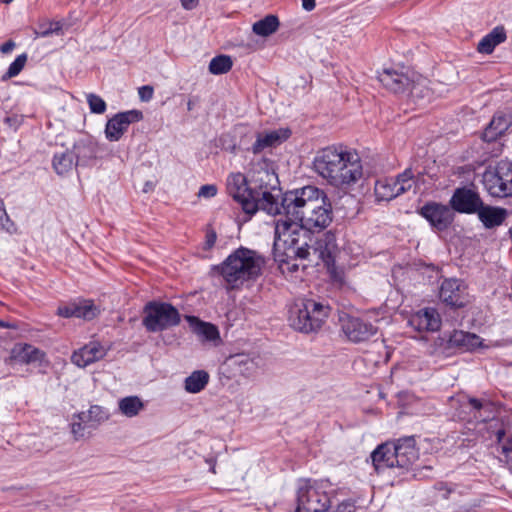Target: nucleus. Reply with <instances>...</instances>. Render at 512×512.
Wrapping results in <instances>:
<instances>
[{"label": "nucleus", "mask_w": 512, "mask_h": 512, "mask_svg": "<svg viewBox=\"0 0 512 512\" xmlns=\"http://www.w3.org/2000/svg\"><path fill=\"white\" fill-rule=\"evenodd\" d=\"M409 325L415 330L437 331L441 326V318L434 308H424L412 314L408 320Z\"/></svg>", "instance_id": "obj_19"}, {"label": "nucleus", "mask_w": 512, "mask_h": 512, "mask_svg": "<svg viewBox=\"0 0 512 512\" xmlns=\"http://www.w3.org/2000/svg\"><path fill=\"white\" fill-rule=\"evenodd\" d=\"M381 84L393 93H403L410 90L413 96H429V89L425 87L426 79L414 80L408 71L402 69L385 68L378 73Z\"/></svg>", "instance_id": "obj_7"}, {"label": "nucleus", "mask_w": 512, "mask_h": 512, "mask_svg": "<svg viewBox=\"0 0 512 512\" xmlns=\"http://www.w3.org/2000/svg\"><path fill=\"white\" fill-rule=\"evenodd\" d=\"M76 417L89 426H97L107 421L110 414L102 406L92 405L87 412H81Z\"/></svg>", "instance_id": "obj_29"}, {"label": "nucleus", "mask_w": 512, "mask_h": 512, "mask_svg": "<svg viewBox=\"0 0 512 512\" xmlns=\"http://www.w3.org/2000/svg\"><path fill=\"white\" fill-rule=\"evenodd\" d=\"M14 358L23 363H31L41 360L42 353L32 345H24L18 350H13Z\"/></svg>", "instance_id": "obj_36"}, {"label": "nucleus", "mask_w": 512, "mask_h": 512, "mask_svg": "<svg viewBox=\"0 0 512 512\" xmlns=\"http://www.w3.org/2000/svg\"><path fill=\"white\" fill-rule=\"evenodd\" d=\"M254 186L251 187L252 190H255L259 193V197H263V194L267 191L278 203L279 195L274 194L273 191L276 190L277 184V176L274 173H271L267 170H261L257 173L256 178L253 179Z\"/></svg>", "instance_id": "obj_24"}, {"label": "nucleus", "mask_w": 512, "mask_h": 512, "mask_svg": "<svg viewBox=\"0 0 512 512\" xmlns=\"http://www.w3.org/2000/svg\"><path fill=\"white\" fill-rule=\"evenodd\" d=\"M151 189H152V185L150 183H146L145 188H144V192H148Z\"/></svg>", "instance_id": "obj_54"}, {"label": "nucleus", "mask_w": 512, "mask_h": 512, "mask_svg": "<svg viewBox=\"0 0 512 512\" xmlns=\"http://www.w3.org/2000/svg\"><path fill=\"white\" fill-rule=\"evenodd\" d=\"M227 190L247 214L252 215L257 210H263L267 214L275 216L280 212L279 203L267 191L263 197H259V193L248 187L246 177L242 173L229 175Z\"/></svg>", "instance_id": "obj_4"}, {"label": "nucleus", "mask_w": 512, "mask_h": 512, "mask_svg": "<svg viewBox=\"0 0 512 512\" xmlns=\"http://www.w3.org/2000/svg\"><path fill=\"white\" fill-rule=\"evenodd\" d=\"M231 67L232 60L226 55L214 57L209 63V71L214 75L227 73Z\"/></svg>", "instance_id": "obj_37"}, {"label": "nucleus", "mask_w": 512, "mask_h": 512, "mask_svg": "<svg viewBox=\"0 0 512 512\" xmlns=\"http://www.w3.org/2000/svg\"><path fill=\"white\" fill-rule=\"evenodd\" d=\"M302 6L306 11H311L315 7V0H302Z\"/></svg>", "instance_id": "obj_52"}, {"label": "nucleus", "mask_w": 512, "mask_h": 512, "mask_svg": "<svg viewBox=\"0 0 512 512\" xmlns=\"http://www.w3.org/2000/svg\"><path fill=\"white\" fill-rule=\"evenodd\" d=\"M217 194V187L213 184L201 186L198 192L199 197L212 198Z\"/></svg>", "instance_id": "obj_45"}, {"label": "nucleus", "mask_w": 512, "mask_h": 512, "mask_svg": "<svg viewBox=\"0 0 512 512\" xmlns=\"http://www.w3.org/2000/svg\"><path fill=\"white\" fill-rule=\"evenodd\" d=\"M372 464L377 472L385 468L397 467L395 463V453L392 444L385 443L379 445L371 454Z\"/></svg>", "instance_id": "obj_23"}, {"label": "nucleus", "mask_w": 512, "mask_h": 512, "mask_svg": "<svg viewBox=\"0 0 512 512\" xmlns=\"http://www.w3.org/2000/svg\"><path fill=\"white\" fill-rule=\"evenodd\" d=\"M506 40V32L503 26L495 27L478 43L477 50L480 53L490 54L494 48Z\"/></svg>", "instance_id": "obj_28"}, {"label": "nucleus", "mask_w": 512, "mask_h": 512, "mask_svg": "<svg viewBox=\"0 0 512 512\" xmlns=\"http://www.w3.org/2000/svg\"><path fill=\"white\" fill-rule=\"evenodd\" d=\"M229 365L236 373L245 377L251 376L256 369L255 362L246 355H236L231 357Z\"/></svg>", "instance_id": "obj_35"}, {"label": "nucleus", "mask_w": 512, "mask_h": 512, "mask_svg": "<svg viewBox=\"0 0 512 512\" xmlns=\"http://www.w3.org/2000/svg\"><path fill=\"white\" fill-rule=\"evenodd\" d=\"M143 114L139 110L120 112L110 118L105 127V136L109 141H118L132 123L142 120Z\"/></svg>", "instance_id": "obj_16"}, {"label": "nucleus", "mask_w": 512, "mask_h": 512, "mask_svg": "<svg viewBox=\"0 0 512 512\" xmlns=\"http://www.w3.org/2000/svg\"><path fill=\"white\" fill-rule=\"evenodd\" d=\"M216 239H217L216 233L212 230L208 231L206 233V239H205V244H204L205 249H207V250L211 249L215 245Z\"/></svg>", "instance_id": "obj_46"}, {"label": "nucleus", "mask_w": 512, "mask_h": 512, "mask_svg": "<svg viewBox=\"0 0 512 512\" xmlns=\"http://www.w3.org/2000/svg\"><path fill=\"white\" fill-rule=\"evenodd\" d=\"M483 184L494 197H507L512 195V163L501 162L494 170H487L483 174Z\"/></svg>", "instance_id": "obj_10"}, {"label": "nucleus", "mask_w": 512, "mask_h": 512, "mask_svg": "<svg viewBox=\"0 0 512 512\" xmlns=\"http://www.w3.org/2000/svg\"><path fill=\"white\" fill-rule=\"evenodd\" d=\"M313 167L330 185L341 189L355 184L363 175L358 154L342 146H329L319 151Z\"/></svg>", "instance_id": "obj_2"}, {"label": "nucleus", "mask_w": 512, "mask_h": 512, "mask_svg": "<svg viewBox=\"0 0 512 512\" xmlns=\"http://www.w3.org/2000/svg\"><path fill=\"white\" fill-rule=\"evenodd\" d=\"M71 152L74 153V159L77 165H88L89 162L96 157L94 145L84 141L77 142Z\"/></svg>", "instance_id": "obj_31"}, {"label": "nucleus", "mask_w": 512, "mask_h": 512, "mask_svg": "<svg viewBox=\"0 0 512 512\" xmlns=\"http://www.w3.org/2000/svg\"><path fill=\"white\" fill-rule=\"evenodd\" d=\"M15 48V43L11 40L5 42L0 46V51L3 54L10 53Z\"/></svg>", "instance_id": "obj_49"}, {"label": "nucleus", "mask_w": 512, "mask_h": 512, "mask_svg": "<svg viewBox=\"0 0 512 512\" xmlns=\"http://www.w3.org/2000/svg\"><path fill=\"white\" fill-rule=\"evenodd\" d=\"M85 426H89V424H85L81 420L73 421L71 423V432L76 440L84 437Z\"/></svg>", "instance_id": "obj_42"}, {"label": "nucleus", "mask_w": 512, "mask_h": 512, "mask_svg": "<svg viewBox=\"0 0 512 512\" xmlns=\"http://www.w3.org/2000/svg\"><path fill=\"white\" fill-rule=\"evenodd\" d=\"M62 29L59 22H44L39 24L38 30L35 31L37 37H47L51 34H58Z\"/></svg>", "instance_id": "obj_39"}, {"label": "nucleus", "mask_w": 512, "mask_h": 512, "mask_svg": "<svg viewBox=\"0 0 512 512\" xmlns=\"http://www.w3.org/2000/svg\"><path fill=\"white\" fill-rule=\"evenodd\" d=\"M154 89L150 85H145L138 88V95L141 101L148 102L153 98Z\"/></svg>", "instance_id": "obj_43"}, {"label": "nucleus", "mask_w": 512, "mask_h": 512, "mask_svg": "<svg viewBox=\"0 0 512 512\" xmlns=\"http://www.w3.org/2000/svg\"><path fill=\"white\" fill-rule=\"evenodd\" d=\"M106 348L97 341H91L84 345L71 356V361L78 367L84 368L106 355Z\"/></svg>", "instance_id": "obj_20"}, {"label": "nucleus", "mask_w": 512, "mask_h": 512, "mask_svg": "<svg viewBox=\"0 0 512 512\" xmlns=\"http://www.w3.org/2000/svg\"><path fill=\"white\" fill-rule=\"evenodd\" d=\"M330 313V307L313 299H300L290 308V325L301 332L318 330Z\"/></svg>", "instance_id": "obj_6"}, {"label": "nucleus", "mask_w": 512, "mask_h": 512, "mask_svg": "<svg viewBox=\"0 0 512 512\" xmlns=\"http://www.w3.org/2000/svg\"><path fill=\"white\" fill-rule=\"evenodd\" d=\"M118 408L122 415L132 418L144 409V403L138 396H127L118 401Z\"/></svg>", "instance_id": "obj_32"}, {"label": "nucleus", "mask_w": 512, "mask_h": 512, "mask_svg": "<svg viewBox=\"0 0 512 512\" xmlns=\"http://www.w3.org/2000/svg\"><path fill=\"white\" fill-rule=\"evenodd\" d=\"M87 102L89 104V108L91 112L96 114H102L106 111V103L105 101L96 94H88Z\"/></svg>", "instance_id": "obj_40"}, {"label": "nucleus", "mask_w": 512, "mask_h": 512, "mask_svg": "<svg viewBox=\"0 0 512 512\" xmlns=\"http://www.w3.org/2000/svg\"><path fill=\"white\" fill-rule=\"evenodd\" d=\"M392 447L397 467H408L418 459L419 453L414 437L399 439L396 444H392Z\"/></svg>", "instance_id": "obj_21"}, {"label": "nucleus", "mask_w": 512, "mask_h": 512, "mask_svg": "<svg viewBox=\"0 0 512 512\" xmlns=\"http://www.w3.org/2000/svg\"><path fill=\"white\" fill-rule=\"evenodd\" d=\"M11 327H12V325H10L9 323L0 320V328H11Z\"/></svg>", "instance_id": "obj_53"}, {"label": "nucleus", "mask_w": 512, "mask_h": 512, "mask_svg": "<svg viewBox=\"0 0 512 512\" xmlns=\"http://www.w3.org/2000/svg\"><path fill=\"white\" fill-rule=\"evenodd\" d=\"M415 184L413 173L406 169L397 178H386L375 183V196L378 201H390L411 190Z\"/></svg>", "instance_id": "obj_11"}, {"label": "nucleus", "mask_w": 512, "mask_h": 512, "mask_svg": "<svg viewBox=\"0 0 512 512\" xmlns=\"http://www.w3.org/2000/svg\"><path fill=\"white\" fill-rule=\"evenodd\" d=\"M265 259L258 252L240 247L215 269L222 276L227 289L234 290L256 281L262 274Z\"/></svg>", "instance_id": "obj_3"}, {"label": "nucleus", "mask_w": 512, "mask_h": 512, "mask_svg": "<svg viewBox=\"0 0 512 512\" xmlns=\"http://www.w3.org/2000/svg\"><path fill=\"white\" fill-rule=\"evenodd\" d=\"M22 122L23 117L17 114L8 115L4 119V123L13 130H16L22 124Z\"/></svg>", "instance_id": "obj_44"}, {"label": "nucleus", "mask_w": 512, "mask_h": 512, "mask_svg": "<svg viewBox=\"0 0 512 512\" xmlns=\"http://www.w3.org/2000/svg\"><path fill=\"white\" fill-rule=\"evenodd\" d=\"M27 62V55L25 53L16 57V59L10 64L7 72L2 76V80L6 81L13 77H16L25 67Z\"/></svg>", "instance_id": "obj_38"}, {"label": "nucleus", "mask_w": 512, "mask_h": 512, "mask_svg": "<svg viewBox=\"0 0 512 512\" xmlns=\"http://www.w3.org/2000/svg\"><path fill=\"white\" fill-rule=\"evenodd\" d=\"M355 505L351 501H344L341 504H339L337 511L338 512H354Z\"/></svg>", "instance_id": "obj_47"}, {"label": "nucleus", "mask_w": 512, "mask_h": 512, "mask_svg": "<svg viewBox=\"0 0 512 512\" xmlns=\"http://www.w3.org/2000/svg\"><path fill=\"white\" fill-rule=\"evenodd\" d=\"M188 321L193 332L202 341H210L216 343L220 340L219 331L215 325L208 322H203L193 316L188 317Z\"/></svg>", "instance_id": "obj_26"}, {"label": "nucleus", "mask_w": 512, "mask_h": 512, "mask_svg": "<svg viewBox=\"0 0 512 512\" xmlns=\"http://www.w3.org/2000/svg\"><path fill=\"white\" fill-rule=\"evenodd\" d=\"M449 204L456 212L474 214L479 211L483 202L474 188L460 187L454 191Z\"/></svg>", "instance_id": "obj_14"}, {"label": "nucleus", "mask_w": 512, "mask_h": 512, "mask_svg": "<svg viewBox=\"0 0 512 512\" xmlns=\"http://www.w3.org/2000/svg\"><path fill=\"white\" fill-rule=\"evenodd\" d=\"M290 135L291 131L288 128H278L258 132L251 150L254 154H258L265 149L277 147L286 141Z\"/></svg>", "instance_id": "obj_17"}, {"label": "nucleus", "mask_w": 512, "mask_h": 512, "mask_svg": "<svg viewBox=\"0 0 512 512\" xmlns=\"http://www.w3.org/2000/svg\"><path fill=\"white\" fill-rule=\"evenodd\" d=\"M419 214L440 231L447 229L454 220L452 208L437 202L426 203L420 208Z\"/></svg>", "instance_id": "obj_15"}, {"label": "nucleus", "mask_w": 512, "mask_h": 512, "mask_svg": "<svg viewBox=\"0 0 512 512\" xmlns=\"http://www.w3.org/2000/svg\"><path fill=\"white\" fill-rule=\"evenodd\" d=\"M330 498L316 484L309 480H301L297 490L296 512H327Z\"/></svg>", "instance_id": "obj_9"}, {"label": "nucleus", "mask_w": 512, "mask_h": 512, "mask_svg": "<svg viewBox=\"0 0 512 512\" xmlns=\"http://www.w3.org/2000/svg\"><path fill=\"white\" fill-rule=\"evenodd\" d=\"M341 329L351 342H364L377 332V327L361 318L349 315L340 317Z\"/></svg>", "instance_id": "obj_13"}, {"label": "nucleus", "mask_w": 512, "mask_h": 512, "mask_svg": "<svg viewBox=\"0 0 512 512\" xmlns=\"http://www.w3.org/2000/svg\"><path fill=\"white\" fill-rule=\"evenodd\" d=\"M448 344L450 347L473 351L482 345V340L478 335L473 333L454 331L449 336Z\"/></svg>", "instance_id": "obj_25"}, {"label": "nucleus", "mask_w": 512, "mask_h": 512, "mask_svg": "<svg viewBox=\"0 0 512 512\" xmlns=\"http://www.w3.org/2000/svg\"><path fill=\"white\" fill-rule=\"evenodd\" d=\"M14 0H0L1 3H4V4H10L11 2H13Z\"/></svg>", "instance_id": "obj_56"}, {"label": "nucleus", "mask_w": 512, "mask_h": 512, "mask_svg": "<svg viewBox=\"0 0 512 512\" xmlns=\"http://www.w3.org/2000/svg\"><path fill=\"white\" fill-rule=\"evenodd\" d=\"M304 254L305 255H289V250H274L275 257L282 265H286L287 269L291 272H294L298 269V264L294 263L295 260H308L315 265H319L320 262H323L325 265L329 266L332 261V254L335 249V239L334 236L325 233L321 236L313 239L311 235L310 239L306 240V244L303 245Z\"/></svg>", "instance_id": "obj_5"}, {"label": "nucleus", "mask_w": 512, "mask_h": 512, "mask_svg": "<svg viewBox=\"0 0 512 512\" xmlns=\"http://www.w3.org/2000/svg\"><path fill=\"white\" fill-rule=\"evenodd\" d=\"M0 229H4L9 233H13L16 231L14 223L10 221L7 215L4 202L2 199H0Z\"/></svg>", "instance_id": "obj_41"}, {"label": "nucleus", "mask_w": 512, "mask_h": 512, "mask_svg": "<svg viewBox=\"0 0 512 512\" xmlns=\"http://www.w3.org/2000/svg\"><path fill=\"white\" fill-rule=\"evenodd\" d=\"M503 453L507 459L512 461V437L507 440L502 446Z\"/></svg>", "instance_id": "obj_48"}, {"label": "nucleus", "mask_w": 512, "mask_h": 512, "mask_svg": "<svg viewBox=\"0 0 512 512\" xmlns=\"http://www.w3.org/2000/svg\"><path fill=\"white\" fill-rule=\"evenodd\" d=\"M469 404L475 410H480L484 407V404L477 398H469Z\"/></svg>", "instance_id": "obj_51"}, {"label": "nucleus", "mask_w": 512, "mask_h": 512, "mask_svg": "<svg viewBox=\"0 0 512 512\" xmlns=\"http://www.w3.org/2000/svg\"><path fill=\"white\" fill-rule=\"evenodd\" d=\"M180 1H181L183 8L186 10L194 9L199 2V0H180Z\"/></svg>", "instance_id": "obj_50"}, {"label": "nucleus", "mask_w": 512, "mask_h": 512, "mask_svg": "<svg viewBox=\"0 0 512 512\" xmlns=\"http://www.w3.org/2000/svg\"><path fill=\"white\" fill-rule=\"evenodd\" d=\"M52 165L57 174H67L73 169L74 166L77 165L74 159V153L71 151H65L55 154L53 157Z\"/></svg>", "instance_id": "obj_33"}, {"label": "nucleus", "mask_w": 512, "mask_h": 512, "mask_svg": "<svg viewBox=\"0 0 512 512\" xmlns=\"http://www.w3.org/2000/svg\"><path fill=\"white\" fill-rule=\"evenodd\" d=\"M142 324L149 332H160L180 322L178 310L169 303L148 302L143 310Z\"/></svg>", "instance_id": "obj_8"}, {"label": "nucleus", "mask_w": 512, "mask_h": 512, "mask_svg": "<svg viewBox=\"0 0 512 512\" xmlns=\"http://www.w3.org/2000/svg\"><path fill=\"white\" fill-rule=\"evenodd\" d=\"M281 218L275 222L274 250L305 255L303 245L311 230L324 229L332 221V207L325 192L315 186L288 191L279 203Z\"/></svg>", "instance_id": "obj_1"}, {"label": "nucleus", "mask_w": 512, "mask_h": 512, "mask_svg": "<svg viewBox=\"0 0 512 512\" xmlns=\"http://www.w3.org/2000/svg\"><path fill=\"white\" fill-rule=\"evenodd\" d=\"M480 221L486 228H493L501 225L507 217V211L504 208L484 206L477 212Z\"/></svg>", "instance_id": "obj_27"}, {"label": "nucleus", "mask_w": 512, "mask_h": 512, "mask_svg": "<svg viewBox=\"0 0 512 512\" xmlns=\"http://www.w3.org/2000/svg\"><path fill=\"white\" fill-rule=\"evenodd\" d=\"M100 313V309L91 300H81L66 305L59 306L57 314L61 317L82 318L84 320H92Z\"/></svg>", "instance_id": "obj_18"}, {"label": "nucleus", "mask_w": 512, "mask_h": 512, "mask_svg": "<svg viewBox=\"0 0 512 512\" xmlns=\"http://www.w3.org/2000/svg\"><path fill=\"white\" fill-rule=\"evenodd\" d=\"M512 125V113L497 112L482 133L484 141L491 142L501 137Z\"/></svg>", "instance_id": "obj_22"}, {"label": "nucleus", "mask_w": 512, "mask_h": 512, "mask_svg": "<svg viewBox=\"0 0 512 512\" xmlns=\"http://www.w3.org/2000/svg\"><path fill=\"white\" fill-rule=\"evenodd\" d=\"M278 27V18L274 15H267L253 24L252 31L258 36L267 37L275 33Z\"/></svg>", "instance_id": "obj_34"}, {"label": "nucleus", "mask_w": 512, "mask_h": 512, "mask_svg": "<svg viewBox=\"0 0 512 512\" xmlns=\"http://www.w3.org/2000/svg\"><path fill=\"white\" fill-rule=\"evenodd\" d=\"M210 376L204 370L192 372L184 381V388L188 393L196 394L201 392L208 384Z\"/></svg>", "instance_id": "obj_30"}, {"label": "nucleus", "mask_w": 512, "mask_h": 512, "mask_svg": "<svg viewBox=\"0 0 512 512\" xmlns=\"http://www.w3.org/2000/svg\"><path fill=\"white\" fill-rule=\"evenodd\" d=\"M187 108H188V110H192L193 109V102L191 100L188 101Z\"/></svg>", "instance_id": "obj_55"}, {"label": "nucleus", "mask_w": 512, "mask_h": 512, "mask_svg": "<svg viewBox=\"0 0 512 512\" xmlns=\"http://www.w3.org/2000/svg\"><path fill=\"white\" fill-rule=\"evenodd\" d=\"M439 297L443 303L454 308H462L470 302L467 285L456 278H448L442 281Z\"/></svg>", "instance_id": "obj_12"}]
</instances>
